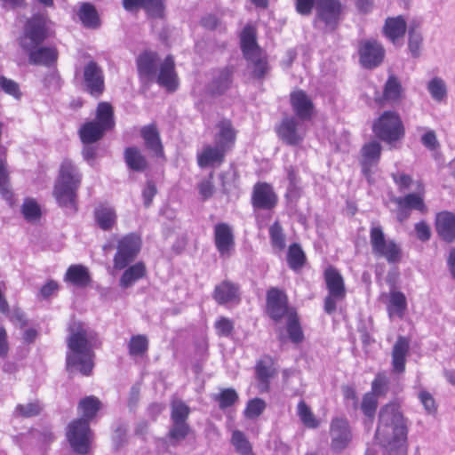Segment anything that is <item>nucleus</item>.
Segmentation results:
<instances>
[{
    "mask_svg": "<svg viewBox=\"0 0 455 455\" xmlns=\"http://www.w3.org/2000/svg\"><path fill=\"white\" fill-rule=\"evenodd\" d=\"M376 438L384 448V455H407V426L398 404L381 408Z\"/></svg>",
    "mask_w": 455,
    "mask_h": 455,
    "instance_id": "obj_2",
    "label": "nucleus"
},
{
    "mask_svg": "<svg viewBox=\"0 0 455 455\" xmlns=\"http://www.w3.org/2000/svg\"><path fill=\"white\" fill-rule=\"evenodd\" d=\"M142 6L152 17H162L164 14L163 0H124V7L126 10H132L135 7Z\"/></svg>",
    "mask_w": 455,
    "mask_h": 455,
    "instance_id": "obj_32",
    "label": "nucleus"
},
{
    "mask_svg": "<svg viewBox=\"0 0 455 455\" xmlns=\"http://www.w3.org/2000/svg\"><path fill=\"white\" fill-rule=\"evenodd\" d=\"M231 84V73L229 70L220 72L218 78L213 82V92L218 94L223 93Z\"/></svg>",
    "mask_w": 455,
    "mask_h": 455,
    "instance_id": "obj_61",
    "label": "nucleus"
},
{
    "mask_svg": "<svg viewBox=\"0 0 455 455\" xmlns=\"http://www.w3.org/2000/svg\"><path fill=\"white\" fill-rule=\"evenodd\" d=\"M237 399L238 395L235 390L233 388H226L221 390V392L216 397V400L219 401L220 407L221 409H225L233 405Z\"/></svg>",
    "mask_w": 455,
    "mask_h": 455,
    "instance_id": "obj_59",
    "label": "nucleus"
},
{
    "mask_svg": "<svg viewBox=\"0 0 455 455\" xmlns=\"http://www.w3.org/2000/svg\"><path fill=\"white\" fill-rule=\"evenodd\" d=\"M266 403L260 398L250 400L244 410V415L248 419L258 418L265 410Z\"/></svg>",
    "mask_w": 455,
    "mask_h": 455,
    "instance_id": "obj_55",
    "label": "nucleus"
},
{
    "mask_svg": "<svg viewBox=\"0 0 455 455\" xmlns=\"http://www.w3.org/2000/svg\"><path fill=\"white\" fill-rule=\"evenodd\" d=\"M97 225L102 230H110L116 223V210L108 205H100L94 212Z\"/></svg>",
    "mask_w": 455,
    "mask_h": 455,
    "instance_id": "obj_33",
    "label": "nucleus"
},
{
    "mask_svg": "<svg viewBox=\"0 0 455 455\" xmlns=\"http://www.w3.org/2000/svg\"><path fill=\"white\" fill-rule=\"evenodd\" d=\"M113 114V108L109 103H99L95 120L85 123L79 130L82 142L92 144L101 139L105 132L115 125Z\"/></svg>",
    "mask_w": 455,
    "mask_h": 455,
    "instance_id": "obj_5",
    "label": "nucleus"
},
{
    "mask_svg": "<svg viewBox=\"0 0 455 455\" xmlns=\"http://www.w3.org/2000/svg\"><path fill=\"white\" fill-rule=\"evenodd\" d=\"M435 229L443 240L452 242L455 239V214L446 211L437 213Z\"/></svg>",
    "mask_w": 455,
    "mask_h": 455,
    "instance_id": "obj_23",
    "label": "nucleus"
},
{
    "mask_svg": "<svg viewBox=\"0 0 455 455\" xmlns=\"http://www.w3.org/2000/svg\"><path fill=\"white\" fill-rule=\"evenodd\" d=\"M363 171L367 174L370 168L376 165L380 158L381 146L377 141L365 144L361 150Z\"/></svg>",
    "mask_w": 455,
    "mask_h": 455,
    "instance_id": "obj_30",
    "label": "nucleus"
},
{
    "mask_svg": "<svg viewBox=\"0 0 455 455\" xmlns=\"http://www.w3.org/2000/svg\"><path fill=\"white\" fill-rule=\"evenodd\" d=\"M392 201L397 206L396 219L399 222L408 220L411 210L418 211L422 214L428 211L425 204V187L409 192L404 196L394 197Z\"/></svg>",
    "mask_w": 455,
    "mask_h": 455,
    "instance_id": "obj_9",
    "label": "nucleus"
},
{
    "mask_svg": "<svg viewBox=\"0 0 455 455\" xmlns=\"http://www.w3.org/2000/svg\"><path fill=\"white\" fill-rule=\"evenodd\" d=\"M66 436L71 449L76 454L86 455L90 452L93 434L86 420H72L67 427Z\"/></svg>",
    "mask_w": 455,
    "mask_h": 455,
    "instance_id": "obj_8",
    "label": "nucleus"
},
{
    "mask_svg": "<svg viewBox=\"0 0 455 455\" xmlns=\"http://www.w3.org/2000/svg\"><path fill=\"white\" fill-rule=\"evenodd\" d=\"M406 31V21L402 16L390 17L385 21L383 34L393 44L403 37Z\"/></svg>",
    "mask_w": 455,
    "mask_h": 455,
    "instance_id": "obj_29",
    "label": "nucleus"
},
{
    "mask_svg": "<svg viewBox=\"0 0 455 455\" xmlns=\"http://www.w3.org/2000/svg\"><path fill=\"white\" fill-rule=\"evenodd\" d=\"M173 426L170 430L169 436L174 443L184 440L189 432V427L186 422H172Z\"/></svg>",
    "mask_w": 455,
    "mask_h": 455,
    "instance_id": "obj_57",
    "label": "nucleus"
},
{
    "mask_svg": "<svg viewBox=\"0 0 455 455\" xmlns=\"http://www.w3.org/2000/svg\"><path fill=\"white\" fill-rule=\"evenodd\" d=\"M279 138L288 145H298L307 133L306 124L293 116L284 117L276 128Z\"/></svg>",
    "mask_w": 455,
    "mask_h": 455,
    "instance_id": "obj_13",
    "label": "nucleus"
},
{
    "mask_svg": "<svg viewBox=\"0 0 455 455\" xmlns=\"http://www.w3.org/2000/svg\"><path fill=\"white\" fill-rule=\"evenodd\" d=\"M65 280L76 286L84 287L90 283V275L84 266L73 265L67 270Z\"/></svg>",
    "mask_w": 455,
    "mask_h": 455,
    "instance_id": "obj_36",
    "label": "nucleus"
},
{
    "mask_svg": "<svg viewBox=\"0 0 455 455\" xmlns=\"http://www.w3.org/2000/svg\"><path fill=\"white\" fill-rule=\"evenodd\" d=\"M79 18L83 24L90 28L100 27V19L95 8L90 4H84L79 10Z\"/></svg>",
    "mask_w": 455,
    "mask_h": 455,
    "instance_id": "obj_41",
    "label": "nucleus"
},
{
    "mask_svg": "<svg viewBox=\"0 0 455 455\" xmlns=\"http://www.w3.org/2000/svg\"><path fill=\"white\" fill-rule=\"evenodd\" d=\"M231 443L240 455H254L251 443L241 431L233 432Z\"/></svg>",
    "mask_w": 455,
    "mask_h": 455,
    "instance_id": "obj_49",
    "label": "nucleus"
},
{
    "mask_svg": "<svg viewBox=\"0 0 455 455\" xmlns=\"http://www.w3.org/2000/svg\"><path fill=\"white\" fill-rule=\"evenodd\" d=\"M277 196L272 187L267 183H259L254 186L252 204L254 207L269 210L275 206Z\"/></svg>",
    "mask_w": 455,
    "mask_h": 455,
    "instance_id": "obj_19",
    "label": "nucleus"
},
{
    "mask_svg": "<svg viewBox=\"0 0 455 455\" xmlns=\"http://www.w3.org/2000/svg\"><path fill=\"white\" fill-rule=\"evenodd\" d=\"M46 22L44 15L33 16L18 39L20 47L28 53L31 64L50 66L57 60L58 52L54 48L39 47L47 36Z\"/></svg>",
    "mask_w": 455,
    "mask_h": 455,
    "instance_id": "obj_3",
    "label": "nucleus"
},
{
    "mask_svg": "<svg viewBox=\"0 0 455 455\" xmlns=\"http://www.w3.org/2000/svg\"><path fill=\"white\" fill-rule=\"evenodd\" d=\"M21 212L24 218L29 221H36L41 216V210L38 204L32 198H27L22 206Z\"/></svg>",
    "mask_w": 455,
    "mask_h": 455,
    "instance_id": "obj_50",
    "label": "nucleus"
},
{
    "mask_svg": "<svg viewBox=\"0 0 455 455\" xmlns=\"http://www.w3.org/2000/svg\"><path fill=\"white\" fill-rule=\"evenodd\" d=\"M427 87L434 100L441 102L446 98L447 88L442 78L434 77L428 82Z\"/></svg>",
    "mask_w": 455,
    "mask_h": 455,
    "instance_id": "obj_45",
    "label": "nucleus"
},
{
    "mask_svg": "<svg viewBox=\"0 0 455 455\" xmlns=\"http://www.w3.org/2000/svg\"><path fill=\"white\" fill-rule=\"evenodd\" d=\"M378 406V398L372 393H366L362 400L361 410L366 417L373 418Z\"/></svg>",
    "mask_w": 455,
    "mask_h": 455,
    "instance_id": "obj_56",
    "label": "nucleus"
},
{
    "mask_svg": "<svg viewBox=\"0 0 455 455\" xmlns=\"http://www.w3.org/2000/svg\"><path fill=\"white\" fill-rule=\"evenodd\" d=\"M140 76L144 79H151L156 74L158 56L154 52H145L137 60Z\"/></svg>",
    "mask_w": 455,
    "mask_h": 455,
    "instance_id": "obj_28",
    "label": "nucleus"
},
{
    "mask_svg": "<svg viewBox=\"0 0 455 455\" xmlns=\"http://www.w3.org/2000/svg\"><path fill=\"white\" fill-rule=\"evenodd\" d=\"M82 180L78 168L69 160H64L60 168L53 196L61 207H73Z\"/></svg>",
    "mask_w": 455,
    "mask_h": 455,
    "instance_id": "obj_4",
    "label": "nucleus"
},
{
    "mask_svg": "<svg viewBox=\"0 0 455 455\" xmlns=\"http://www.w3.org/2000/svg\"><path fill=\"white\" fill-rule=\"evenodd\" d=\"M392 178L402 193L412 192L419 188L424 187L420 180H413L410 175L403 172H396L392 174Z\"/></svg>",
    "mask_w": 455,
    "mask_h": 455,
    "instance_id": "obj_40",
    "label": "nucleus"
},
{
    "mask_svg": "<svg viewBox=\"0 0 455 455\" xmlns=\"http://www.w3.org/2000/svg\"><path fill=\"white\" fill-rule=\"evenodd\" d=\"M157 83L168 91H174L178 87V76L175 72L173 58L168 56L159 65V72L156 76Z\"/></svg>",
    "mask_w": 455,
    "mask_h": 455,
    "instance_id": "obj_21",
    "label": "nucleus"
},
{
    "mask_svg": "<svg viewBox=\"0 0 455 455\" xmlns=\"http://www.w3.org/2000/svg\"><path fill=\"white\" fill-rule=\"evenodd\" d=\"M84 84L92 95L99 96L104 90V76L101 68L94 61L87 63L84 69Z\"/></svg>",
    "mask_w": 455,
    "mask_h": 455,
    "instance_id": "obj_17",
    "label": "nucleus"
},
{
    "mask_svg": "<svg viewBox=\"0 0 455 455\" xmlns=\"http://www.w3.org/2000/svg\"><path fill=\"white\" fill-rule=\"evenodd\" d=\"M42 410V404L38 401H34L18 404L14 409L13 414L16 417L30 418L39 415Z\"/></svg>",
    "mask_w": 455,
    "mask_h": 455,
    "instance_id": "obj_44",
    "label": "nucleus"
},
{
    "mask_svg": "<svg viewBox=\"0 0 455 455\" xmlns=\"http://www.w3.org/2000/svg\"><path fill=\"white\" fill-rule=\"evenodd\" d=\"M409 348V339L403 336L398 337L392 349V370L395 373L404 372Z\"/></svg>",
    "mask_w": 455,
    "mask_h": 455,
    "instance_id": "obj_26",
    "label": "nucleus"
},
{
    "mask_svg": "<svg viewBox=\"0 0 455 455\" xmlns=\"http://www.w3.org/2000/svg\"><path fill=\"white\" fill-rule=\"evenodd\" d=\"M190 413L189 407L180 400H174L172 403V422H186Z\"/></svg>",
    "mask_w": 455,
    "mask_h": 455,
    "instance_id": "obj_53",
    "label": "nucleus"
},
{
    "mask_svg": "<svg viewBox=\"0 0 455 455\" xmlns=\"http://www.w3.org/2000/svg\"><path fill=\"white\" fill-rule=\"evenodd\" d=\"M423 45V36L420 31L411 29L409 31L408 46L413 57H419Z\"/></svg>",
    "mask_w": 455,
    "mask_h": 455,
    "instance_id": "obj_54",
    "label": "nucleus"
},
{
    "mask_svg": "<svg viewBox=\"0 0 455 455\" xmlns=\"http://www.w3.org/2000/svg\"><path fill=\"white\" fill-rule=\"evenodd\" d=\"M215 245L221 257L231 255L235 246L234 235L231 228L226 223H220L214 228Z\"/></svg>",
    "mask_w": 455,
    "mask_h": 455,
    "instance_id": "obj_18",
    "label": "nucleus"
},
{
    "mask_svg": "<svg viewBox=\"0 0 455 455\" xmlns=\"http://www.w3.org/2000/svg\"><path fill=\"white\" fill-rule=\"evenodd\" d=\"M407 309L405 295L398 291H391L388 295L387 310L390 318H403Z\"/></svg>",
    "mask_w": 455,
    "mask_h": 455,
    "instance_id": "obj_31",
    "label": "nucleus"
},
{
    "mask_svg": "<svg viewBox=\"0 0 455 455\" xmlns=\"http://www.w3.org/2000/svg\"><path fill=\"white\" fill-rule=\"evenodd\" d=\"M141 247L140 237L135 234H130L118 241L117 251L114 258V267L123 269L132 261Z\"/></svg>",
    "mask_w": 455,
    "mask_h": 455,
    "instance_id": "obj_12",
    "label": "nucleus"
},
{
    "mask_svg": "<svg viewBox=\"0 0 455 455\" xmlns=\"http://www.w3.org/2000/svg\"><path fill=\"white\" fill-rule=\"evenodd\" d=\"M291 104L293 111L300 120L310 119L314 105L312 100L303 91H296L291 94Z\"/></svg>",
    "mask_w": 455,
    "mask_h": 455,
    "instance_id": "obj_25",
    "label": "nucleus"
},
{
    "mask_svg": "<svg viewBox=\"0 0 455 455\" xmlns=\"http://www.w3.org/2000/svg\"><path fill=\"white\" fill-rule=\"evenodd\" d=\"M388 379L383 374H378L371 384V392L378 398L384 395L387 390Z\"/></svg>",
    "mask_w": 455,
    "mask_h": 455,
    "instance_id": "obj_62",
    "label": "nucleus"
},
{
    "mask_svg": "<svg viewBox=\"0 0 455 455\" xmlns=\"http://www.w3.org/2000/svg\"><path fill=\"white\" fill-rule=\"evenodd\" d=\"M213 298L221 305L238 302V287L228 281H224L215 287Z\"/></svg>",
    "mask_w": 455,
    "mask_h": 455,
    "instance_id": "obj_27",
    "label": "nucleus"
},
{
    "mask_svg": "<svg viewBox=\"0 0 455 455\" xmlns=\"http://www.w3.org/2000/svg\"><path fill=\"white\" fill-rule=\"evenodd\" d=\"M324 277L328 290V295L324 299V310L328 314H332L337 305L346 297L345 283L339 272L332 267L325 270Z\"/></svg>",
    "mask_w": 455,
    "mask_h": 455,
    "instance_id": "obj_11",
    "label": "nucleus"
},
{
    "mask_svg": "<svg viewBox=\"0 0 455 455\" xmlns=\"http://www.w3.org/2000/svg\"><path fill=\"white\" fill-rule=\"evenodd\" d=\"M236 132L229 120L224 119L216 124L214 143L228 152L235 142Z\"/></svg>",
    "mask_w": 455,
    "mask_h": 455,
    "instance_id": "obj_20",
    "label": "nucleus"
},
{
    "mask_svg": "<svg viewBox=\"0 0 455 455\" xmlns=\"http://www.w3.org/2000/svg\"><path fill=\"white\" fill-rule=\"evenodd\" d=\"M267 313L271 318L277 321L283 316H289L290 312H295L287 307L286 295L280 290L272 288L267 296Z\"/></svg>",
    "mask_w": 455,
    "mask_h": 455,
    "instance_id": "obj_16",
    "label": "nucleus"
},
{
    "mask_svg": "<svg viewBox=\"0 0 455 455\" xmlns=\"http://www.w3.org/2000/svg\"><path fill=\"white\" fill-rule=\"evenodd\" d=\"M318 15L331 28L337 24L341 12V5L338 0H317Z\"/></svg>",
    "mask_w": 455,
    "mask_h": 455,
    "instance_id": "obj_22",
    "label": "nucleus"
},
{
    "mask_svg": "<svg viewBox=\"0 0 455 455\" xmlns=\"http://www.w3.org/2000/svg\"><path fill=\"white\" fill-rule=\"evenodd\" d=\"M141 136L145 140L146 147L152 150L156 156L163 153V147L160 141L159 133L153 125L145 126L141 130Z\"/></svg>",
    "mask_w": 455,
    "mask_h": 455,
    "instance_id": "obj_38",
    "label": "nucleus"
},
{
    "mask_svg": "<svg viewBox=\"0 0 455 455\" xmlns=\"http://www.w3.org/2000/svg\"><path fill=\"white\" fill-rule=\"evenodd\" d=\"M297 413L302 421V423L310 428H315L319 425V421L315 417L310 408L306 404L305 402L300 401L297 406Z\"/></svg>",
    "mask_w": 455,
    "mask_h": 455,
    "instance_id": "obj_48",
    "label": "nucleus"
},
{
    "mask_svg": "<svg viewBox=\"0 0 455 455\" xmlns=\"http://www.w3.org/2000/svg\"><path fill=\"white\" fill-rule=\"evenodd\" d=\"M419 400L427 413H434L436 411V404L433 395L427 391H421L419 394Z\"/></svg>",
    "mask_w": 455,
    "mask_h": 455,
    "instance_id": "obj_63",
    "label": "nucleus"
},
{
    "mask_svg": "<svg viewBox=\"0 0 455 455\" xmlns=\"http://www.w3.org/2000/svg\"><path fill=\"white\" fill-rule=\"evenodd\" d=\"M269 237L273 249L277 251H283L286 246L285 234L279 222L275 221L269 228Z\"/></svg>",
    "mask_w": 455,
    "mask_h": 455,
    "instance_id": "obj_43",
    "label": "nucleus"
},
{
    "mask_svg": "<svg viewBox=\"0 0 455 455\" xmlns=\"http://www.w3.org/2000/svg\"><path fill=\"white\" fill-rule=\"evenodd\" d=\"M417 237L421 241H427L431 237V229L425 221H419L415 224Z\"/></svg>",
    "mask_w": 455,
    "mask_h": 455,
    "instance_id": "obj_64",
    "label": "nucleus"
},
{
    "mask_svg": "<svg viewBox=\"0 0 455 455\" xmlns=\"http://www.w3.org/2000/svg\"><path fill=\"white\" fill-rule=\"evenodd\" d=\"M241 45L244 57L250 62L256 76L261 77L267 69L265 57L256 43L254 28L247 26L241 34Z\"/></svg>",
    "mask_w": 455,
    "mask_h": 455,
    "instance_id": "obj_7",
    "label": "nucleus"
},
{
    "mask_svg": "<svg viewBox=\"0 0 455 455\" xmlns=\"http://www.w3.org/2000/svg\"><path fill=\"white\" fill-rule=\"evenodd\" d=\"M375 135L387 144H393L404 136L400 116L395 111H385L373 124Z\"/></svg>",
    "mask_w": 455,
    "mask_h": 455,
    "instance_id": "obj_6",
    "label": "nucleus"
},
{
    "mask_svg": "<svg viewBox=\"0 0 455 455\" xmlns=\"http://www.w3.org/2000/svg\"><path fill=\"white\" fill-rule=\"evenodd\" d=\"M214 328L219 336L228 337L234 330V323L232 320L221 316L214 323Z\"/></svg>",
    "mask_w": 455,
    "mask_h": 455,
    "instance_id": "obj_60",
    "label": "nucleus"
},
{
    "mask_svg": "<svg viewBox=\"0 0 455 455\" xmlns=\"http://www.w3.org/2000/svg\"><path fill=\"white\" fill-rule=\"evenodd\" d=\"M287 261L291 268L298 269L301 267L305 261V255L300 246L294 243L289 247Z\"/></svg>",
    "mask_w": 455,
    "mask_h": 455,
    "instance_id": "obj_51",
    "label": "nucleus"
},
{
    "mask_svg": "<svg viewBox=\"0 0 455 455\" xmlns=\"http://www.w3.org/2000/svg\"><path fill=\"white\" fill-rule=\"evenodd\" d=\"M361 64L367 68H372L379 65L385 55L383 46L375 40H365L359 46Z\"/></svg>",
    "mask_w": 455,
    "mask_h": 455,
    "instance_id": "obj_15",
    "label": "nucleus"
},
{
    "mask_svg": "<svg viewBox=\"0 0 455 455\" xmlns=\"http://www.w3.org/2000/svg\"><path fill=\"white\" fill-rule=\"evenodd\" d=\"M226 151L217 146L205 145L203 149L197 153V164L201 168L208 166L220 165L224 161Z\"/></svg>",
    "mask_w": 455,
    "mask_h": 455,
    "instance_id": "obj_24",
    "label": "nucleus"
},
{
    "mask_svg": "<svg viewBox=\"0 0 455 455\" xmlns=\"http://www.w3.org/2000/svg\"><path fill=\"white\" fill-rule=\"evenodd\" d=\"M148 347V339L144 335L132 336L129 342V354L133 357L143 356Z\"/></svg>",
    "mask_w": 455,
    "mask_h": 455,
    "instance_id": "obj_47",
    "label": "nucleus"
},
{
    "mask_svg": "<svg viewBox=\"0 0 455 455\" xmlns=\"http://www.w3.org/2000/svg\"><path fill=\"white\" fill-rule=\"evenodd\" d=\"M147 273L146 266L142 262H137L125 269L119 280L122 288L127 289L137 281L143 278Z\"/></svg>",
    "mask_w": 455,
    "mask_h": 455,
    "instance_id": "obj_34",
    "label": "nucleus"
},
{
    "mask_svg": "<svg viewBox=\"0 0 455 455\" xmlns=\"http://www.w3.org/2000/svg\"><path fill=\"white\" fill-rule=\"evenodd\" d=\"M256 374L261 382L262 390L267 389V383L275 374L274 363L270 358H263L257 363Z\"/></svg>",
    "mask_w": 455,
    "mask_h": 455,
    "instance_id": "obj_39",
    "label": "nucleus"
},
{
    "mask_svg": "<svg viewBox=\"0 0 455 455\" xmlns=\"http://www.w3.org/2000/svg\"><path fill=\"white\" fill-rule=\"evenodd\" d=\"M370 242L372 252L385 258L388 262H397L401 259V249L393 240H387L382 228L372 225L370 231Z\"/></svg>",
    "mask_w": 455,
    "mask_h": 455,
    "instance_id": "obj_10",
    "label": "nucleus"
},
{
    "mask_svg": "<svg viewBox=\"0 0 455 455\" xmlns=\"http://www.w3.org/2000/svg\"><path fill=\"white\" fill-rule=\"evenodd\" d=\"M0 88L5 93L9 94L16 100H20L21 98V92L20 90L19 84L12 79H8L3 76H0Z\"/></svg>",
    "mask_w": 455,
    "mask_h": 455,
    "instance_id": "obj_58",
    "label": "nucleus"
},
{
    "mask_svg": "<svg viewBox=\"0 0 455 455\" xmlns=\"http://www.w3.org/2000/svg\"><path fill=\"white\" fill-rule=\"evenodd\" d=\"M66 367L70 373L89 376L94 367L95 333L84 323L74 321L68 327Z\"/></svg>",
    "mask_w": 455,
    "mask_h": 455,
    "instance_id": "obj_1",
    "label": "nucleus"
},
{
    "mask_svg": "<svg viewBox=\"0 0 455 455\" xmlns=\"http://www.w3.org/2000/svg\"><path fill=\"white\" fill-rule=\"evenodd\" d=\"M403 97V89L400 81L395 76H389L383 91V100L388 103H397Z\"/></svg>",
    "mask_w": 455,
    "mask_h": 455,
    "instance_id": "obj_35",
    "label": "nucleus"
},
{
    "mask_svg": "<svg viewBox=\"0 0 455 455\" xmlns=\"http://www.w3.org/2000/svg\"><path fill=\"white\" fill-rule=\"evenodd\" d=\"M287 321V331L290 339L295 343L300 342L303 339V333L299 324L296 312H290Z\"/></svg>",
    "mask_w": 455,
    "mask_h": 455,
    "instance_id": "obj_52",
    "label": "nucleus"
},
{
    "mask_svg": "<svg viewBox=\"0 0 455 455\" xmlns=\"http://www.w3.org/2000/svg\"><path fill=\"white\" fill-rule=\"evenodd\" d=\"M331 448L336 452L342 451L350 443L352 434L348 421L344 418H335L330 426Z\"/></svg>",
    "mask_w": 455,
    "mask_h": 455,
    "instance_id": "obj_14",
    "label": "nucleus"
},
{
    "mask_svg": "<svg viewBox=\"0 0 455 455\" xmlns=\"http://www.w3.org/2000/svg\"><path fill=\"white\" fill-rule=\"evenodd\" d=\"M100 401L93 395L82 399L78 403V412L82 415L80 419L89 423L100 411Z\"/></svg>",
    "mask_w": 455,
    "mask_h": 455,
    "instance_id": "obj_37",
    "label": "nucleus"
},
{
    "mask_svg": "<svg viewBox=\"0 0 455 455\" xmlns=\"http://www.w3.org/2000/svg\"><path fill=\"white\" fill-rule=\"evenodd\" d=\"M125 161L128 166L134 171H143L147 168V161L141 152L136 148H129L125 150Z\"/></svg>",
    "mask_w": 455,
    "mask_h": 455,
    "instance_id": "obj_42",
    "label": "nucleus"
},
{
    "mask_svg": "<svg viewBox=\"0 0 455 455\" xmlns=\"http://www.w3.org/2000/svg\"><path fill=\"white\" fill-rule=\"evenodd\" d=\"M0 194L11 205L13 204V195L9 184L6 164L5 161L3 159H0Z\"/></svg>",
    "mask_w": 455,
    "mask_h": 455,
    "instance_id": "obj_46",
    "label": "nucleus"
}]
</instances>
